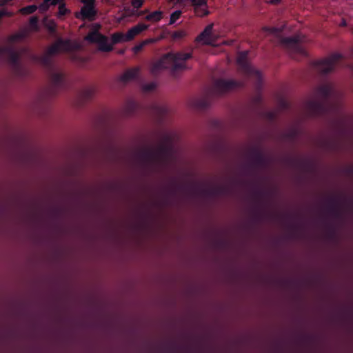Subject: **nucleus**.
Here are the masks:
<instances>
[{"mask_svg": "<svg viewBox=\"0 0 353 353\" xmlns=\"http://www.w3.org/2000/svg\"><path fill=\"white\" fill-rule=\"evenodd\" d=\"M174 135L165 132L161 137V143L156 148H145L139 150L137 155L141 163L145 167L153 166L166 161L173 150Z\"/></svg>", "mask_w": 353, "mask_h": 353, "instance_id": "1", "label": "nucleus"}, {"mask_svg": "<svg viewBox=\"0 0 353 353\" xmlns=\"http://www.w3.org/2000/svg\"><path fill=\"white\" fill-rule=\"evenodd\" d=\"M333 92L330 83L322 84L314 90L313 98L306 103V108L313 117H322L327 114L333 108L330 97Z\"/></svg>", "mask_w": 353, "mask_h": 353, "instance_id": "2", "label": "nucleus"}, {"mask_svg": "<svg viewBox=\"0 0 353 353\" xmlns=\"http://www.w3.org/2000/svg\"><path fill=\"white\" fill-rule=\"evenodd\" d=\"M192 57L191 52H169L153 64L151 72L155 75L163 69H169L172 72L186 69L185 61Z\"/></svg>", "mask_w": 353, "mask_h": 353, "instance_id": "3", "label": "nucleus"}, {"mask_svg": "<svg viewBox=\"0 0 353 353\" xmlns=\"http://www.w3.org/2000/svg\"><path fill=\"white\" fill-rule=\"evenodd\" d=\"M248 51H242L238 54L236 62L239 70L247 77H252L256 80L258 86H260L262 81L261 73L254 69L248 61Z\"/></svg>", "mask_w": 353, "mask_h": 353, "instance_id": "4", "label": "nucleus"}, {"mask_svg": "<svg viewBox=\"0 0 353 353\" xmlns=\"http://www.w3.org/2000/svg\"><path fill=\"white\" fill-rule=\"evenodd\" d=\"M247 156L248 162L244 165V168L258 169L265 168L268 163V158L258 148H252L249 150Z\"/></svg>", "mask_w": 353, "mask_h": 353, "instance_id": "5", "label": "nucleus"}, {"mask_svg": "<svg viewBox=\"0 0 353 353\" xmlns=\"http://www.w3.org/2000/svg\"><path fill=\"white\" fill-rule=\"evenodd\" d=\"M342 58L343 56L341 54L334 53L325 59L316 61L315 63V68L321 74H327L334 70Z\"/></svg>", "mask_w": 353, "mask_h": 353, "instance_id": "6", "label": "nucleus"}, {"mask_svg": "<svg viewBox=\"0 0 353 353\" xmlns=\"http://www.w3.org/2000/svg\"><path fill=\"white\" fill-rule=\"evenodd\" d=\"M281 43L292 53L301 55L306 54L303 46V38L300 35L281 38Z\"/></svg>", "mask_w": 353, "mask_h": 353, "instance_id": "7", "label": "nucleus"}, {"mask_svg": "<svg viewBox=\"0 0 353 353\" xmlns=\"http://www.w3.org/2000/svg\"><path fill=\"white\" fill-rule=\"evenodd\" d=\"M85 40L92 43L99 45V50L101 52H111L113 50L112 44L108 43V37L101 34L98 30L89 32L85 37Z\"/></svg>", "mask_w": 353, "mask_h": 353, "instance_id": "8", "label": "nucleus"}, {"mask_svg": "<svg viewBox=\"0 0 353 353\" xmlns=\"http://www.w3.org/2000/svg\"><path fill=\"white\" fill-rule=\"evenodd\" d=\"M243 83L236 80L218 79L214 83L213 92L216 94H222L228 91L241 88Z\"/></svg>", "mask_w": 353, "mask_h": 353, "instance_id": "9", "label": "nucleus"}, {"mask_svg": "<svg viewBox=\"0 0 353 353\" xmlns=\"http://www.w3.org/2000/svg\"><path fill=\"white\" fill-rule=\"evenodd\" d=\"M327 210L334 218L340 219L343 216L342 204L336 196H331L327 199Z\"/></svg>", "mask_w": 353, "mask_h": 353, "instance_id": "10", "label": "nucleus"}, {"mask_svg": "<svg viewBox=\"0 0 353 353\" xmlns=\"http://www.w3.org/2000/svg\"><path fill=\"white\" fill-rule=\"evenodd\" d=\"M213 23L208 25L196 39L197 42H201L205 45H214L216 37L212 33Z\"/></svg>", "mask_w": 353, "mask_h": 353, "instance_id": "11", "label": "nucleus"}, {"mask_svg": "<svg viewBox=\"0 0 353 353\" xmlns=\"http://www.w3.org/2000/svg\"><path fill=\"white\" fill-rule=\"evenodd\" d=\"M228 192L229 188L225 185H217L200 190L201 194L211 197L226 195Z\"/></svg>", "mask_w": 353, "mask_h": 353, "instance_id": "12", "label": "nucleus"}, {"mask_svg": "<svg viewBox=\"0 0 353 353\" xmlns=\"http://www.w3.org/2000/svg\"><path fill=\"white\" fill-rule=\"evenodd\" d=\"M97 14L94 6H83L79 13L76 14L77 18L81 20L93 21Z\"/></svg>", "mask_w": 353, "mask_h": 353, "instance_id": "13", "label": "nucleus"}, {"mask_svg": "<svg viewBox=\"0 0 353 353\" xmlns=\"http://www.w3.org/2000/svg\"><path fill=\"white\" fill-rule=\"evenodd\" d=\"M71 45L70 41L65 40H59L54 44L51 46L47 50V54H48L50 57L54 54H57L60 51L62 50H69L70 49Z\"/></svg>", "mask_w": 353, "mask_h": 353, "instance_id": "14", "label": "nucleus"}, {"mask_svg": "<svg viewBox=\"0 0 353 353\" xmlns=\"http://www.w3.org/2000/svg\"><path fill=\"white\" fill-rule=\"evenodd\" d=\"M50 81L54 89L62 88L65 85V78L61 72H52L50 74Z\"/></svg>", "mask_w": 353, "mask_h": 353, "instance_id": "15", "label": "nucleus"}, {"mask_svg": "<svg viewBox=\"0 0 353 353\" xmlns=\"http://www.w3.org/2000/svg\"><path fill=\"white\" fill-rule=\"evenodd\" d=\"M148 27V25L141 23H139L137 25L133 26L127 32V39L130 41L132 40L137 35L147 30Z\"/></svg>", "mask_w": 353, "mask_h": 353, "instance_id": "16", "label": "nucleus"}, {"mask_svg": "<svg viewBox=\"0 0 353 353\" xmlns=\"http://www.w3.org/2000/svg\"><path fill=\"white\" fill-rule=\"evenodd\" d=\"M198 3H192L194 6L195 14L199 17L208 15L210 12L207 9V0H198Z\"/></svg>", "mask_w": 353, "mask_h": 353, "instance_id": "17", "label": "nucleus"}, {"mask_svg": "<svg viewBox=\"0 0 353 353\" xmlns=\"http://www.w3.org/2000/svg\"><path fill=\"white\" fill-rule=\"evenodd\" d=\"M139 74V68H134L127 70L120 77V81L126 83L130 80L136 79Z\"/></svg>", "mask_w": 353, "mask_h": 353, "instance_id": "18", "label": "nucleus"}, {"mask_svg": "<svg viewBox=\"0 0 353 353\" xmlns=\"http://www.w3.org/2000/svg\"><path fill=\"white\" fill-rule=\"evenodd\" d=\"M193 105L199 110H205L210 105V100L208 97L197 99L194 101Z\"/></svg>", "mask_w": 353, "mask_h": 353, "instance_id": "19", "label": "nucleus"}, {"mask_svg": "<svg viewBox=\"0 0 353 353\" xmlns=\"http://www.w3.org/2000/svg\"><path fill=\"white\" fill-rule=\"evenodd\" d=\"M139 105L134 100L129 99L127 101L125 106V111L126 114L130 115L137 112Z\"/></svg>", "mask_w": 353, "mask_h": 353, "instance_id": "20", "label": "nucleus"}, {"mask_svg": "<svg viewBox=\"0 0 353 353\" xmlns=\"http://www.w3.org/2000/svg\"><path fill=\"white\" fill-rule=\"evenodd\" d=\"M163 18V12L160 10H155L154 12H152L150 13H148L145 17V19L146 21H150L152 23H157L161 20Z\"/></svg>", "mask_w": 353, "mask_h": 353, "instance_id": "21", "label": "nucleus"}, {"mask_svg": "<svg viewBox=\"0 0 353 353\" xmlns=\"http://www.w3.org/2000/svg\"><path fill=\"white\" fill-rule=\"evenodd\" d=\"M111 41L112 46L119 43L129 41L130 40L127 39V33L123 34L121 32H116L112 35Z\"/></svg>", "mask_w": 353, "mask_h": 353, "instance_id": "22", "label": "nucleus"}, {"mask_svg": "<svg viewBox=\"0 0 353 353\" xmlns=\"http://www.w3.org/2000/svg\"><path fill=\"white\" fill-rule=\"evenodd\" d=\"M94 94L95 89L94 88H87L82 90L81 97L83 101H88L92 99Z\"/></svg>", "mask_w": 353, "mask_h": 353, "instance_id": "23", "label": "nucleus"}, {"mask_svg": "<svg viewBox=\"0 0 353 353\" xmlns=\"http://www.w3.org/2000/svg\"><path fill=\"white\" fill-rule=\"evenodd\" d=\"M39 61L46 68H52V59L48 54L46 53L45 54L41 56L39 58Z\"/></svg>", "mask_w": 353, "mask_h": 353, "instance_id": "24", "label": "nucleus"}, {"mask_svg": "<svg viewBox=\"0 0 353 353\" xmlns=\"http://www.w3.org/2000/svg\"><path fill=\"white\" fill-rule=\"evenodd\" d=\"M265 195V192L261 190H257L254 192V197L256 202L258 203V205L255 208V209H261V205L262 203L263 198Z\"/></svg>", "mask_w": 353, "mask_h": 353, "instance_id": "25", "label": "nucleus"}, {"mask_svg": "<svg viewBox=\"0 0 353 353\" xmlns=\"http://www.w3.org/2000/svg\"><path fill=\"white\" fill-rule=\"evenodd\" d=\"M38 7L36 5H30L26 7H23L21 9V12L23 14H30L34 13Z\"/></svg>", "mask_w": 353, "mask_h": 353, "instance_id": "26", "label": "nucleus"}, {"mask_svg": "<svg viewBox=\"0 0 353 353\" xmlns=\"http://www.w3.org/2000/svg\"><path fill=\"white\" fill-rule=\"evenodd\" d=\"M181 13L182 12L181 10H176L173 12L170 15L169 24L172 25L176 21V20H178L180 18Z\"/></svg>", "mask_w": 353, "mask_h": 353, "instance_id": "27", "label": "nucleus"}, {"mask_svg": "<svg viewBox=\"0 0 353 353\" xmlns=\"http://www.w3.org/2000/svg\"><path fill=\"white\" fill-rule=\"evenodd\" d=\"M68 12H69V10L65 7V6L64 4H61L59 6V12H58L59 16H60V17L65 16Z\"/></svg>", "mask_w": 353, "mask_h": 353, "instance_id": "28", "label": "nucleus"}, {"mask_svg": "<svg viewBox=\"0 0 353 353\" xmlns=\"http://www.w3.org/2000/svg\"><path fill=\"white\" fill-rule=\"evenodd\" d=\"M186 35V33L183 30H177L173 33V38L174 39H180L183 38Z\"/></svg>", "mask_w": 353, "mask_h": 353, "instance_id": "29", "label": "nucleus"}, {"mask_svg": "<svg viewBox=\"0 0 353 353\" xmlns=\"http://www.w3.org/2000/svg\"><path fill=\"white\" fill-rule=\"evenodd\" d=\"M152 108L155 112H158L160 114H163L166 112V109L164 107H161L156 104L152 105Z\"/></svg>", "mask_w": 353, "mask_h": 353, "instance_id": "30", "label": "nucleus"}, {"mask_svg": "<svg viewBox=\"0 0 353 353\" xmlns=\"http://www.w3.org/2000/svg\"><path fill=\"white\" fill-rule=\"evenodd\" d=\"M144 0H132V6L134 8L139 9L142 7Z\"/></svg>", "mask_w": 353, "mask_h": 353, "instance_id": "31", "label": "nucleus"}, {"mask_svg": "<svg viewBox=\"0 0 353 353\" xmlns=\"http://www.w3.org/2000/svg\"><path fill=\"white\" fill-rule=\"evenodd\" d=\"M149 41H145L137 46H135L133 48L134 52H138L139 51H141L143 48L144 47L145 45H146Z\"/></svg>", "mask_w": 353, "mask_h": 353, "instance_id": "32", "label": "nucleus"}, {"mask_svg": "<svg viewBox=\"0 0 353 353\" xmlns=\"http://www.w3.org/2000/svg\"><path fill=\"white\" fill-rule=\"evenodd\" d=\"M156 88V85L154 83H148V84H146L144 85L143 87V90L145 91H152L153 90H154Z\"/></svg>", "mask_w": 353, "mask_h": 353, "instance_id": "33", "label": "nucleus"}, {"mask_svg": "<svg viewBox=\"0 0 353 353\" xmlns=\"http://www.w3.org/2000/svg\"><path fill=\"white\" fill-rule=\"evenodd\" d=\"M18 59L19 56L16 52H12L10 53V60L13 63H16L18 61Z\"/></svg>", "mask_w": 353, "mask_h": 353, "instance_id": "34", "label": "nucleus"}, {"mask_svg": "<svg viewBox=\"0 0 353 353\" xmlns=\"http://www.w3.org/2000/svg\"><path fill=\"white\" fill-rule=\"evenodd\" d=\"M172 1H174L175 3H180V4L185 3L188 1H190L192 3H198L197 2H199L198 0H172Z\"/></svg>", "mask_w": 353, "mask_h": 353, "instance_id": "35", "label": "nucleus"}, {"mask_svg": "<svg viewBox=\"0 0 353 353\" xmlns=\"http://www.w3.org/2000/svg\"><path fill=\"white\" fill-rule=\"evenodd\" d=\"M81 1L83 3V6H94L95 0H81Z\"/></svg>", "mask_w": 353, "mask_h": 353, "instance_id": "36", "label": "nucleus"}, {"mask_svg": "<svg viewBox=\"0 0 353 353\" xmlns=\"http://www.w3.org/2000/svg\"><path fill=\"white\" fill-rule=\"evenodd\" d=\"M262 215H263L262 212L259 210H257L255 212L254 218L256 220H260L262 217Z\"/></svg>", "mask_w": 353, "mask_h": 353, "instance_id": "37", "label": "nucleus"}, {"mask_svg": "<svg viewBox=\"0 0 353 353\" xmlns=\"http://www.w3.org/2000/svg\"><path fill=\"white\" fill-rule=\"evenodd\" d=\"M30 23L32 26H35L38 23V18L37 17H32L30 19Z\"/></svg>", "mask_w": 353, "mask_h": 353, "instance_id": "38", "label": "nucleus"}, {"mask_svg": "<svg viewBox=\"0 0 353 353\" xmlns=\"http://www.w3.org/2000/svg\"><path fill=\"white\" fill-rule=\"evenodd\" d=\"M266 30L272 34H277L279 32L278 29L276 28H267Z\"/></svg>", "mask_w": 353, "mask_h": 353, "instance_id": "39", "label": "nucleus"}, {"mask_svg": "<svg viewBox=\"0 0 353 353\" xmlns=\"http://www.w3.org/2000/svg\"><path fill=\"white\" fill-rule=\"evenodd\" d=\"M281 103V106L283 107V108H284V109L289 108L290 105L288 101L283 100Z\"/></svg>", "mask_w": 353, "mask_h": 353, "instance_id": "40", "label": "nucleus"}, {"mask_svg": "<svg viewBox=\"0 0 353 353\" xmlns=\"http://www.w3.org/2000/svg\"><path fill=\"white\" fill-rule=\"evenodd\" d=\"M335 231L332 227H330L328 230V234L330 236H333L334 235Z\"/></svg>", "mask_w": 353, "mask_h": 353, "instance_id": "41", "label": "nucleus"}, {"mask_svg": "<svg viewBox=\"0 0 353 353\" xmlns=\"http://www.w3.org/2000/svg\"><path fill=\"white\" fill-rule=\"evenodd\" d=\"M8 14V12L4 10H0V20L4 17V16H6Z\"/></svg>", "mask_w": 353, "mask_h": 353, "instance_id": "42", "label": "nucleus"}, {"mask_svg": "<svg viewBox=\"0 0 353 353\" xmlns=\"http://www.w3.org/2000/svg\"><path fill=\"white\" fill-rule=\"evenodd\" d=\"M281 0H270V3L273 4H277L280 2Z\"/></svg>", "mask_w": 353, "mask_h": 353, "instance_id": "43", "label": "nucleus"}, {"mask_svg": "<svg viewBox=\"0 0 353 353\" xmlns=\"http://www.w3.org/2000/svg\"><path fill=\"white\" fill-rule=\"evenodd\" d=\"M177 188L179 190H184L185 188V187L184 185H178Z\"/></svg>", "mask_w": 353, "mask_h": 353, "instance_id": "44", "label": "nucleus"}, {"mask_svg": "<svg viewBox=\"0 0 353 353\" xmlns=\"http://www.w3.org/2000/svg\"><path fill=\"white\" fill-rule=\"evenodd\" d=\"M145 12H148V10H144V11H141V12H140V13H139V15H141V14H144V13H145Z\"/></svg>", "mask_w": 353, "mask_h": 353, "instance_id": "45", "label": "nucleus"}, {"mask_svg": "<svg viewBox=\"0 0 353 353\" xmlns=\"http://www.w3.org/2000/svg\"><path fill=\"white\" fill-rule=\"evenodd\" d=\"M350 172L353 174V168L350 170Z\"/></svg>", "mask_w": 353, "mask_h": 353, "instance_id": "46", "label": "nucleus"}, {"mask_svg": "<svg viewBox=\"0 0 353 353\" xmlns=\"http://www.w3.org/2000/svg\"><path fill=\"white\" fill-rule=\"evenodd\" d=\"M119 53H120V54H123V53H124V50H120V51H119Z\"/></svg>", "mask_w": 353, "mask_h": 353, "instance_id": "47", "label": "nucleus"}, {"mask_svg": "<svg viewBox=\"0 0 353 353\" xmlns=\"http://www.w3.org/2000/svg\"><path fill=\"white\" fill-rule=\"evenodd\" d=\"M172 194H175V190H172Z\"/></svg>", "mask_w": 353, "mask_h": 353, "instance_id": "48", "label": "nucleus"}, {"mask_svg": "<svg viewBox=\"0 0 353 353\" xmlns=\"http://www.w3.org/2000/svg\"><path fill=\"white\" fill-rule=\"evenodd\" d=\"M342 24H343V26H345V21H344V22H342Z\"/></svg>", "mask_w": 353, "mask_h": 353, "instance_id": "49", "label": "nucleus"}, {"mask_svg": "<svg viewBox=\"0 0 353 353\" xmlns=\"http://www.w3.org/2000/svg\"><path fill=\"white\" fill-rule=\"evenodd\" d=\"M2 52V49L0 48V53Z\"/></svg>", "mask_w": 353, "mask_h": 353, "instance_id": "50", "label": "nucleus"}]
</instances>
